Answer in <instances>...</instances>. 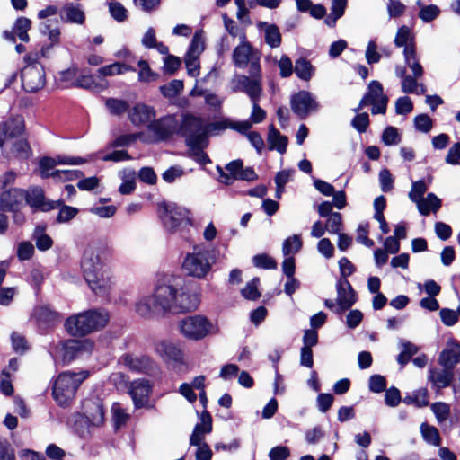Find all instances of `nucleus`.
<instances>
[{
  "label": "nucleus",
  "mask_w": 460,
  "mask_h": 460,
  "mask_svg": "<svg viewBox=\"0 0 460 460\" xmlns=\"http://www.w3.org/2000/svg\"><path fill=\"white\" fill-rule=\"evenodd\" d=\"M200 299L196 292L181 286L175 279L156 284L154 294L139 296L134 304L135 313L145 319L156 314L191 312L198 308Z\"/></svg>",
  "instance_id": "1"
},
{
  "label": "nucleus",
  "mask_w": 460,
  "mask_h": 460,
  "mask_svg": "<svg viewBox=\"0 0 460 460\" xmlns=\"http://www.w3.org/2000/svg\"><path fill=\"white\" fill-rule=\"evenodd\" d=\"M108 255V248L90 243L85 246L81 258L83 276L92 291L99 296H108L111 288V280L104 270Z\"/></svg>",
  "instance_id": "2"
},
{
  "label": "nucleus",
  "mask_w": 460,
  "mask_h": 460,
  "mask_svg": "<svg viewBox=\"0 0 460 460\" xmlns=\"http://www.w3.org/2000/svg\"><path fill=\"white\" fill-rule=\"evenodd\" d=\"M109 319L106 309H90L69 316L65 322V329L72 336L83 337L103 329Z\"/></svg>",
  "instance_id": "3"
},
{
  "label": "nucleus",
  "mask_w": 460,
  "mask_h": 460,
  "mask_svg": "<svg viewBox=\"0 0 460 460\" xmlns=\"http://www.w3.org/2000/svg\"><path fill=\"white\" fill-rule=\"evenodd\" d=\"M159 217L166 231L188 239V232L192 226L190 210L173 203H163L159 205Z\"/></svg>",
  "instance_id": "4"
},
{
  "label": "nucleus",
  "mask_w": 460,
  "mask_h": 460,
  "mask_svg": "<svg viewBox=\"0 0 460 460\" xmlns=\"http://www.w3.org/2000/svg\"><path fill=\"white\" fill-rule=\"evenodd\" d=\"M216 261L217 254L214 250L194 246L193 251L184 257L182 270L190 277L203 279L211 272Z\"/></svg>",
  "instance_id": "5"
},
{
  "label": "nucleus",
  "mask_w": 460,
  "mask_h": 460,
  "mask_svg": "<svg viewBox=\"0 0 460 460\" xmlns=\"http://www.w3.org/2000/svg\"><path fill=\"white\" fill-rule=\"evenodd\" d=\"M88 376V371L60 373L52 387V395L56 402L60 406L67 405L74 399L80 385Z\"/></svg>",
  "instance_id": "6"
},
{
  "label": "nucleus",
  "mask_w": 460,
  "mask_h": 460,
  "mask_svg": "<svg viewBox=\"0 0 460 460\" xmlns=\"http://www.w3.org/2000/svg\"><path fill=\"white\" fill-rule=\"evenodd\" d=\"M178 135L185 138L190 150L204 149L208 145L207 125L201 118L191 114L183 115L181 123H178Z\"/></svg>",
  "instance_id": "7"
},
{
  "label": "nucleus",
  "mask_w": 460,
  "mask_h": 460,
  "mask_svg": "<svg viewBox=\"0 0 460 460\" xmlns=\"http://www.w3.org/2000/svg\"><path fill=\"white\" fill-rule=\"evenodd\" d=\"M249 76L236 75L232 80L233 91L246 93L251 102H259L262 93V76L261 66L253 63L249 67Z\"/></svg>",
  "instance_id": "8"
},
{
  "label": "nucleus",
  "mask_w": 460,
  "mask_h": 460,
  "mask_svg": "<svg viewBox=\"0 0 460 460\" xmlns=\"http://www.w3.org/2000/svg\"><path fill=\"white\" fill-rule=\"evenodd\" d=\"M180 332L188 340L199 341L212 332V323L204 315L194 314L181 319L179 323Z\"/></svg>",
  "instance_id": "9"
},
{
  "label": "nucleus",
  "mask_w": 460,
  "mask_h": 460,
  "mask_svg": "<svg viewBox=\"0 0 460 460\" xmlns=\"http://www.w3.org/2000/svg\"><path fill=\"white\" fill-rule=\"evenodd\" d=\"M150 136H145L143 142L158 143L167 140L173 134H178V120L174 115L163 117L159 119L153 120L147 126Z\"/></svg>",
  "instance_id": "10"
},
{
  "label": "nucleus",
  "mask_w": 460,
  "mask_h": 460,
  "mask_svg": "<svg viewBox=\"0 0 460 460\" xmlns=\"http://www.w3.org/2000/svg\"><path fill=\"white\" fill-rule=\"evenodd\" d=\"M119 362L137 374L155 376L159 373L158 364L146 354L125 353L119 358Z\"/></svg>",
  "instance_id": "11"
},
{
  "label": "nucleus",
  "mask_w": 460,
  "mask_h": 460,
  "mask_svg": "<svg viewBox=\"0 0 460 460\" xmlns=\"http://www.w3.org/2000/svg\"><path fill=\"white\" fill-rule=\"evenodd\" d=\"M240 43L234 49L232 58L234 65L241 69L250 67L253 63L260 65V55L247 40L246 34L242 32L239 36Z\"/></svg>",
  "instance_id": "12"
},
{
  "label": "nucleus",
  "mask_w": 460,
  "mask_h": 460,
  "mask_svg": "<svg viewBox=\"0 0 460 460\" xmlns=\"http://www.w3.org/2000/svg\"><path fill=\"white\" fill-rule=\"evenodd\" d=\"M20 78L24 91L35 93L46 84L44 67L40 63L26 65L20 72Z\"/></svg>",
  "instance_id": "13"
},
{
  "label": "nucleus",
  "mask_w": 460,
  "mask_h": 460,
  "mask_svg": "<svg viewBox=\"0 0 460 460\" xmlns=\"http://www.w3.org/2000/svg\"><path fill=\"white\" fill-rule=\"evenodd\" d=\"M290 105L293 112L301 119L316 112L319 109V103L315 97L310 92L304 90L292 95Z\"/></svg>",
  "instance_id": "14"
},
{
  "label": "nucleus",
  "mask_w": 460,
  "mask_h": 460,
  "mask_svg": "<svg viewBox=\"0 0 460 460\" xmlns=\"http://www.w3.org/2000/svg\"><path fill=\"white\" fill-rule=\"evenodd\" d=\"M336 289L337 308L335 313L341 314L356 303V293L347 279H340L336 283Z\"/></svg>",
  "instance_id": "15"
},
{
  "label": "nucleus",
  "mask_w": 460,
  "mask_h": 460,
  "mask_svg": "<svg viewBox=\"0 0 460 460\" xmlns=\"http://www.w3.org/2000/svg\"><path fill=\"white\" fill-rule=\"evenodd\" d=\"M152 385L148 380L139 378L134 380L129 386V394L137 409L146 406L148 402Z\"/></svg>",
  "instance_id": "16"
},
{
  "label": "nucleus",
  "mask_w": 460,
  "mask_h": 460,
  "mask_svg": "<svg viewBox=\"0 0 460 460\" xmlns=\"http://www.w3.org/2000/svg\"><path fill=\"white\" fill-rule=\"evenodd\" d=\"M24 199L31 208H40L43 211L58 208L61 205V200L46 202L43 190L39 187L25 191Z\"/></svg>",
  "instance_id": "17"
},
{
  "label": "nucleus",
  "mask_w": 460,
  "mask_h": 460,
  "mask_svg": "<svg viewBox=\"0 0 460 460\" xmlns=\"http://www.w3.org/2000/svg\"><path fill=\"white\" fill-rule=\"evenodd\" d=\"M31 28V20L22 16L16 19L11 31H4L3 32V37L12 43L16 41V38H18L22 42H28L30 40L28 31Z\"/></svg>",
  "instance_id": "18"
},
{
  "label": "nucleus",
  "mask_w": 460,
  "mask_h": 460,
  "mask_svg": "<svg viewBox=\"0 0 460 460\" xmlns=\"http://www.w3.org/2000/svg\"><path fill=\"white\" fill-rule=\"evenodd\" d=\"M155 117V111L154 108L144 104L137 103L132 109L128 111V119L130 122L136 126L140 127L147 125L152 122Z\"/></svg>",
  "instance_id": "19"
},
{
  "label": "nucleus",
  "mask_w": 460,
  "mask_h": 460,
  "mask_svg": "<svg viewBox=\"0 0 460 460\" xmlns=\"http://www.w3.org/2000/svg\"><path fill=\"white\" fill-rule=\"evenodd\" d=\"M25 197V191L22 189L11 188L3 191L0 195V210L14 211L18 208Z\"/></svg>",
  "instance_id": "20"
},
{
  "label": "nucleus",
  "mask_w": 460,
  "mask_h": 460,
  "mask_svg": "<svg viewBox=\"0 0 460 460\" xmlns=\"http://www.w3.org/2000/svg\"><path fill=\"white\" fill-rule=\"evenodd\" d=\"M60 20L65 23L82 25L85 22V14L79 4L66 3L59 10Z\"/></svg>",
  "instance_id": "21"
},
{
  "label": "nucleus",
  "mask_w": 460,
  "mask_h": 460,
  "mask_svg": "<svg viewBox=\"0 0 460 460\" xmlns=\"http://www.w3.org/2000/svg\"><path fill=\"white\" fill-rule=\"evenodd\" d=\"M155 350L164 361L181 362L182 360L181 350L169 341L156 342Z\"/></svg>",
  "instance_id": "22"
},
{
  "label": "nucleus",
  "mask_w": 460,
  "mask_h": 460,
  "mask_svg": "<svg viewBox=\"0 0 460 460\" xmlns=\"http://www.w3.org/2000/svg\"><path fill=\"white\" fill-rule=\"evenodd\" d=\"M460 362V344L452 343L445 348L439 354L438 364L454 371L456 366Z\"/></svg>",
  "instance_id": "23"
},
{
  "label": "nucleus",
  "mask_w": 460,
  "mask_h": 460,
  "mask_svg": "<svg viewBox=\"0 0 460 460\" xmlns=\"http://www.w3.org/2000/svg\"><path fill=\"white\" fill-rule=\"evenodd\" d=\"M453 378L454 371L447 367H443L442 369L433 368L429 371V379L436 390L450 386Z\"/></svg>",
  "instance_id": "24"
},
{
  "label": "nucleus",
  "mask_w": 460,
  "mask_h": 460,
  "mask_svg": "<svg viewBox=\"0 0 460 460\" xmlns=\"http://www.w3.org/2000/svg\"><path fill=\"white\" fill-rule=\"evenodd\" d=\"M267 142L270 150H277L281 155L286 153L288 143V137L281 135L272 124L269 126Z\"/></svg>",
  "instance_id": "25"
},
{
  "label": "nucleus",
  "mask_w": 460,
  "mask_h": 460,
  "mask_svg": "<svg viewBox=\"0 0 460 460\" xmlns=\"http://www.w3.org/2000/svg\"><path fill=\"white\" fill-rule=\"evenodd\" d=\"M92 348L93 344L87 341L69 340L67 341L63 348V358L66 361H72L83 350L87 348Z\"/></svg>",
  "instance_id": "26"
},
{
  "label": "nucleus",
  "mask_w": 460,
  "mask_h": 460,
  "mask_svg": "<svg viewBox=\"0 0 460 460\" xmlns=\"http://www.w3.org/2000/svg\"><path fill=\"white\" fill-rule=\"evenodd\" d=\"M257 26L259 29H264V40L266 44H268L272 49L280 46L281 34L279 27L276 24H270L267 22H260Z\"/></svg>",
  "instance_id": "27"
},
{
  "label": "nucleus",
  "mask_w": 460,
  "mask_h": 460,
  "mask_svg": "<svg viewBox=\"0 0 460 460\" xmlns=\"http://www.w3.org/2000/svg\"><path fill=\"white\" fill-rule=\"evenodd\" d=\"M33 316L39 324L44 326H51L59 320L58 314L47 305L35 308Z\"/></svg>",
  "instance_id": "28"
},
{
  "label": "nucleus",
  "mask_w": 460,
  "mask_h": 460,
  "mask_svg": "<svg viewBox=\"0 0 460 460\" xmlns=\"http://www.w3.org/2000/svg\"><path fill=\"white\" fill-rule=\"evenodd\" d=\"M416 205L422 216H428L430 211L437 212L440 208L441 200L434 193H429L426 198L417 201Z\"/></svg>",
  "instance_id": "29"
},
{
  "label": "nucleus",
  "mask_w": 460,
  "mask_h": 460,
  "mask_svg": "<svg viewBox=\"0 0 460 460\" xmlns=\"http://www.w3.org/2000/svg\"><path fill=\"white\" fill-rule=\"evenodd\" d=\"M403 57L405 64L411 70L412 75L415 77H421L424 71L422 66L417 58L416 49H413L411 46L406 47V49H403Z\"/></svg>",
  "instance_id": "30"
},
{
  "label": "nucleus",
  "mask_w": 460,
  "mask_h": 460,
  "mask_svg": "<svg viewBox=\"0 0 460 460\" xmlns=\"http://www.w3.org/2000/svg\"><path fill=\"white\" fill-rule=\"evenodd\" d=\"M135 72L136 68L132 66L131 65L122 63V62H114L111 65L104 66L100 67L97 70V73L99 75L107 77V76H113L117 75H122L126 72Z\"/></svg>",
  "instance_id": "31"
},
{
  "label": "nucleus",
  "mask_w": 460,
  "mask_h": 460,
  "mask_svg": "<svg viewBox=\"0 0 460 460\" xmlns=\"http://www.w3.org/2000/svg\"><path fill=\"white\" fill-rule=\"evenodd\" d=\"M36 247L40 251H48L53 245V241L49 235L46 234V226L39 225L35 227L32 234Z\"/></svg>",
  "instance_id": "32"
},
{
  "label": "nucleus",
  "mask_w": 460,
  "mask_h": 460,
  "mask_svg": "<svg viewBox=\"0 0 460 460\" xmlns=\"http://www.w3.org/2000/svg\"><path fill=\"white\" fill-rule=\"evenodd\" d=\"M315 68L311 62L304 58L296 61L294 72L296 76L304 81H309L314 75Z\"/></svg>",
  "instance_id": "33"
},
{
  "label": "nucleus",
  "mask_w": 460,
  "mask_h": 460,
  "mask_svg": "<svg viewBox=\"0 0 460 460\" xmlns=\"http://www.w3.org/2000/svg\"><path fill=\"white\" fill-rule=\"evenodd\" d=\"M399 347L402 349V351L397 356V362L401 367H404L411 360V357L418 352L419 349L415 344L405 340L399 341Z\"/></svg>",
  "instance_id": "34"
},
{
  "label": "nucleus",
  "mask_w": 460,
  "mask_h": 460,
  "mask_svg": "<svg viewBox=\"0 0 460 460\" xmlns=\"http://www.w3.org/2000/svg\"><path fill=\"white\" fill-rule=\"evenodd\" d=\"M394 42L396 47L406 49V47L411 46L413 49H416L414 37L411 30L405 25L398 28Z\"/></svg>",
  "instance_id": "35"
},
{
  "label": "nucleus",
  "mask_w": 460,
  "mask_h": 460,
  "mask_svg": "<svg viewBox=\"0 0 460 460\" xmlns=\"http://www.w3.org/2000/svg\"><path fill=\"white\" fill-rule=\"evenodd\" d=\"M420 433L423 439L429 445L438 447L441 442L438 429L424 422L420 425Z\"/></svg>",
  "instance_id": "36"
},
{
  "label": "nucleus",
  "mask_w": 460,
  "mask_h": 460,
  "mask_svg": "<svg viewBox=\"0 0 460 460\" xmlns=\"http://www.w3.org/2000/svg\"><path fill=\"white\" fill-rule=\"evenodd\" d=\"M93 411L84 416L85 422L91 427H99L104 421V410L102 405L97 402L93 403Z\"/></svg>",
  "instance_id": "37"
},
{
  "label": "nucleus",
  "mask_w": 460,
  "mask_h": 460,
  "mask_svg": "<svg viewBox=\"0 0 460 460\" xmlns=\"http://www.w3.org/2000/svg\"><path fill=\"white\" fill-rule=\"evenodd\" d=\"M366 98L370 103L381 101L383 98H388L384 93V89L380 82L373 80L369 83L367 92L365 93Z\"/></svg>",
  "instance_id": "38"
},
{
  "label": "nucleus",
  "mask_w": 460,
  "mask_h": 460,
  "mask_svg": "<svg viewBox=\"0 0 460 460\" xmlns=\"http://www.w3.org/2000/svg\"><path fill=\"white\" fill-rule=\"evenodd\" d=\"M438 424L444 423L450 415V406L444 402H436L430 405Z\"/></svg>",
  "instance_id": "39"
},
{
  "label": "nucleus",
  "mask_w": 460,
  "mask_h": 460,
  "mask_svg": "<svg viewBox=\"0 0 460 460\" xmlns=\"http://www.w3.org/2000/svg\"><path fill=\"white\" fill-rule=\"evenodd\" d=\"M105 105H106L107 109L109 110V111L112 115H116V116H119V115L125 113L126 111L128 112V111H129L128 103L126 101L120 100V99L108 98L105 102Z\"/></svg>",
  "instance_id": "40"
},
{
  "label": "nucleus",
  "mask_w": 460,
  "mask_h": 460,
  "mask_svg": "<svg viewBox=\"0 0 460 460\" xmlns=\"http://www.w3.org/2000/svg\"><path fill=\"white\" fill-rule=\"evenodd\" d=\"M183 82L174 79L169 84L160 86L161 93L167 98H172L179 95L183 90Z\"/></svg>",
  "instance_id": "41"
},
{
  "label": "nucleus",
  "mask_w": 460,
  "mask_h": 460,
  "mask_svg": "<svg viewBox=\"0 0 460 460\" xmlns=\"http://www.w3.org/2000/svg\"><path fill=\"white\" fill-rule=\"evenodd\" d=\"M260 279L259 278H253L246 286L241 290L242 296L248 300L255 301L261 297V293L258 290Z\"/></svg>",
  "instance_id": "42"
},
{
  "label": "nucleus",
  "mask_w": 460,
  "mask_h": 460,
  "mask_svg": "<svg viewBox=\"0 0 460 460\" xmlns=\"http://www.w3.org/2000/svg\"><path fill=\"white\" fill-rule=\"evenodd\" d=\"M144 133H132V134H124L116 137L111 143V147H124L128 146L132 143H134L137 139H140L143 141Z\"/></svg>",
  "instance_id": "43"
},
{
  "label": "nucleus",
  "mask_w": 460,
  "mask_h": 460,
  "mask_svg": "<svg viewBox=\"0 0 460 460\" xmlns=\"http://www.w3.org/2000/svg\"><path fill=\"white\" fill-rule=\"evenodd\" d=\"M111 16L118 22H123L128 19V10L119 2L111 1L108 4Z\"/></svg>",
  "instance_id": "44"
},
{
  "label": "nucleus",
  "mask_w": 460,
  "mask_h": 460,
  "mask_svg": "<svg viewBox=\"0 0 460 460\" xmlns=\"http://www.w3.org/2000/svg\"><path fill=\"white\" fill-rule=\"evenodd\" d=\"M58 164V163L57 157L56 158L48 157V156L42 157L39 162V170H40V174L41 178H43V179H47V178H50V177L52 178L53 171L52 172H50V171L53 170L54 167Z\"/></svg>",
  "instance_id": "45"
},
{
  "label": "nucleus",
  "mask_w": 460,
  "mask_h": 460,
  "mask_svg": "<svg viewBox=\"0 0 460 460\" xmlns=\"http://www.w3.org/2000/svg\"><path fill=\"white\" fill-rule=\"evenodd\" d=\"M302 247V240L298 234H294L287 238L282 246V252L285 256L297 252Z\"/></svg>",
  "instance_id": "46"
},
{
  "label": "nucleus",
  "mask_w": 460,
  "mask_h": 460,
  "mask_svg": "<svg viewBox=\"0 0 460 460\" xmlns=\"http://www.w3.org/2000/svg\"><path fill=\"white\" fill-rule=\"evenodd\" d=\"M3 127H7L6 135L9 138H13L21 136L24 131V124L21 119H11L3 124Z\"/></svg>",
  "instance_id": "47"
},
{
  "label": "nucleus",
  "mask_w": 460,
  "mask_h": 460,
  "mask_svg": "<svg viewBox=\"0 0 460 460\" xmlns=\"http://www.w3.org/2000/svg\"><path fill=\"white\" fill-rule=\"evenodd\" d=\"M83 172L79 170H55L52 178L61 181H69L81 178Z\"/></svg>",
  "instance_id": "48"
},
{
  "label": "nucleus",
  "mask_w": 460,
  "mask_h": 460,
  "mask_svg": "<svg viewBox=\"0 0 460 460\" xmlns=\"http://www.w3.org/2000/svg\"><path fill=\"white\" fill-rule=\"evenodd\" d=\"M326 230L330 234H340L342 229V217L339 212H334L328 217L325 225Z\"/></svg>",
  "instance_id": "49"
},
{
  "label": "nucleus",
  "mask_w": 460,
  "mask_h": 460,
  "mask_svg": "<svg viewBox=\"0 0 460 460\" xmlns=\"http://www.w3.org/2000/svg\"><path fill=\"white\" fill-rule=\"evenodd\" d=\"M58 208H59V212L57 217L58 223H67L71 219H73L78 213L77 208L64 205L62 200L61 205L58 206Z\"/></svg>",
  "instance_id": "50"
},
{
  "label": "nucleus",
  "mask_w": 460,
  "mask_h": 460,
  "mask_svg": "<svg viewBox=\"0 0 460 460\" xmlns=\"http://www.w3.org/2000/svg\"><path fill=\"white\" fill-rule=\"evenodd\" d=\"M428 190V185L423 180H420L417 181L412 182L411 190L409 192V199L416 203L419 201L421 198H423V195Z\"/></svg>",
  "instance_id": "51"
},
{
  "label": "nucleus",
  "mask_w": 460,
  "mask_h": 460,
  "mask_svg": "<svg viewBox=\"0 0 460 460\" xmlns=\"http://www.w3.org/2000/svg\"><path fill=\"white\" fill-rule=\"evenodd\" d=\"M440 13L439 8L435 4L423 5L419 12V17L424 22H430Z\"/></svg>",
  "instance_id": "52"
},
{
  "label": "nucleus",
  "mask_w": 460,
  "mask_h": 460,
  "mask_svg": "<svg viewBox=\"0 0 460 460\" xmlns=\"http://www.w3.org/2000/svg\"><path fill=\"white\" fill-rule=\"evenodd\" d=\"M414 127L420 132L428 133L433 127V121L429 115L422 113L414 118Z\"/></svg>",
  "instance_id": "53"
},
{
  "label": "nucleus",
  "mask_w": 460,
  "mask_h": 460,
  "mask_svg": "<svg viewBox=\"0 0 460 460\" xmlns=\"http://www.w3.org/2000/svg\"><path fill=\"white\" fill-rule=\"evenodd\" d=\"M252 262L255 267L261 269L272 270L277 268L275 260L264 253L253 256Z\"/></svg>",
  "instance_id": "54"
},
{
  "label": "nucleus",
  "mask_w": 460,
  "mask_h": 460,
  "mask_svg": "<svg viewBox=\"0 0 460 460\" xmlns=\"http://www.w3.org/2000/svg\"><path fill=\"white\" fill-rule=\"evenodd\" d=\"M382 141L385 146L397 145L401 142L398 129L394 127H386L382 134Z\"/></svg>",
  "instance_id": "55"
},
{
  "label": "nucleus",
  "mask_w": 460,
  "mask_h": 460,
  "mask_svg": "<svg viewBox=\"0 0 460 460\" xmlns=\"http://www.w3.org/2000/svg\"><path fill=\"white\" fill-rule=\"evenodd\" d=\"M137 66L139 67V72H138L139 81L151 82V81H155L157 78V75L155 74L151 70L147 61L139 60L137 63Z\"/></svg>",
  "instance_id": "56"
},
{
  "label": "nucleus",
  "mask_w": 460,
  "mask_h": 460,
  "mask_svg": "<svg viewBox=\"0 0 460 460\" xmlns=\"http://www.w3.org/2000/svg\"><path fill=\"white\" fill-rule=\"evenodd\" d=\"M204 50V43L201 39L195 35L189 46L188 51L185 55L186 58H199L201 52Z\"/></svg>",
  "instance_id": "57"
},
{
  "label": "nucleus",
  "mask_w": 460,
  "mask_h": 460,
  "mask_svg": "<svg viewBox=\"0 0 460 460\" xmlns=\"http://www.w3.org/2000/svg\"><path fill=\"white\" fill-rule=\"evenodd\" d=\"M413 110V103L410 97H399L395 102V112L400 115H406Z\"/></svg>",
  "instance_id": "58"
},
{
  "label": "nucleus",
  "mask_w": 460,
  "mask_h": 460,
  "mask_svg": "<svg viewBox=\"0 0 460 460\" xmlns=\"http://www.w3.org/2000/svg\"><path fill=\"white\" fill-rule=\"evenodd\" d=\"M34 254V246L31 242L23 241L18 244L17 257L20 261L30 260Z\"/></svg>",
  "instance_id": "59"
},
{
  "label": "nucleus",
  "mask_w": 460,
  "mask_h": 460,
  "mask_svg": "<svg viewBox=\"0 0 460 460\" xmlns=\"http://www.w3.org/2000/svg\"><path fill=\"white\" fill-rule=\"evenodd\" d=\"M369 390L373 393L379 394L386 389V379L381 375H373L369 378Z\"/></svg>",
  "instance_id": "60"
},
{
  "label": "nucleus",
  "mask_w": 460,
  "mask_h": 460,
  "mask_svg": "<svg viewBox=\"0 0 460 460\" xmlns=\"http://www.w3.org/2000/svg\"><path fill=\"white\" fill-rule=\"evenodd\" d=\"M181 65V58L173 55H168L164 59V70L169 75H173L177 70H179Z\"/></svg>",
  "instance_id": "61"
},
{
  "label": "nucleus",
  "mask_w": 460,
  "mask_h": 460,
  "mask_svg": "<svg viewBox=\"0 0 460 460\" xmlns=\"http://www.w3.org/2000/svg\"><path fill=\"white\" fill-rule=\"evenodd\" d=\"M406 10V6L399 0H388L387 12L390 18L402 16Z\"/></svg>",
  "instance_id": "62"
},
{
  "label": "nucleus",
  "mask_w": 460,
  "mask_h": 460,
  "mask_svg": "<svg viewBox=\"0 0 460 460\" xmlns=\"http://www.w3.org/2000/svg\"><path fill=\"white\" fill-rule=\"evenodd\" d=\"M402 401L401 393L396 387L385 389V402L387 406L395 407Z\"/></svg>",
  "instance_id": "63"
},
{
  "label": "nucleus",
  "mask_w": 460,
  "mask_h": 460,
  "mask_svg": "<svg viewBox=\"0 0 460 460\" xmlns=\"http://www.w3.org/2000/svg\"><path fill=\"white\" fill-rule=\"evenodd\" d=\"M369 125V116L367 112H362L354 117L351 126L359 133H364Z\"/></svg>",
  "instance_id": "64"
}]
</instances>
